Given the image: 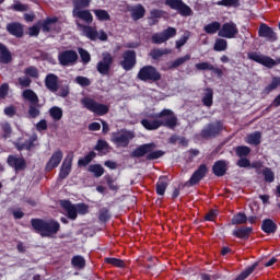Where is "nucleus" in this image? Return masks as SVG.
I'll return each instance as SVG.
<instances>
[{
	"instance_id": "1",
	"label": "nucleus",
	"mask_w": 280,
	"mask_h": 280,
	"mask_svg": "<svg viewBox=\"0 0 280 280\" xmlns=\"http://www.w3.org/2000/svg\"><path fill=\"white\" fill-rule=\"evenodd\" d=\"M148 118H143L140 124L145 130H159L161 126L174 130L178 126V117L174 114V110L164 108L160 113L150 114ZM154 119V120H150Z\"/></svg>"
},
{
	"instance_id": "2",
	"label": "nucleus",
	"mask_w": 280,
	"mask_h": 280,
	"mask_svg": "<svg viewBox=\"0 0 280 280\" xmlns=\"http://www.w3.org/2000/svg\"><path fill=\"white\" fill-rule=\"evenodd\" d=\"M31 225L34 229L35 233H38L40 237H51L57 235L60 231V223L54 219L43 220V219H32Z\"/></svg>"
},
{
	"instance_id": "3",
	"label": "nucleus",
	"mask_w": 280,
	"mask_h": 280,
	"mask_svg": "<svg viewBox=\"0 0 280 280\" xmlns=\"http://www.w3.org/2000/svg\"><path fill=\"white\" fill-rule=\"evenodd\" d=\"M156 143L150 142L144 143L139 147H137L131 152L132 159H142V156H145L147 161H156L158 159H161V156H165V152L163 150H156Z\"/></svg>"
},
{
	"instance_id": "4",
	"label": "nucleus",
	"mask_w": 280,
	"mask_h": 280,
	"mask_svg": "<svg viewBox=\"0 0 280 280\" xmlns=\"http://www.w3.org/2000/svg\"><path fill=\"white\" fill-rule=\"evenodd\" d=\"M22 97L30 102L27 110L30 119L40 117V108H43V105H40L38 94H36V92H34L32 89H26L23 91Z\"/></svg>"
},
{
	"instance_id": "5",
	"label": "nucleus",
	"mask_w": 280,
	"mask_h": 280,
	"mask_svg": "<svg viewBox=\"0 0 280 280\" xmlns=\"http://www.w3.org/2000/svg\"><path fill=\"white\" fill-rule=\"evenodd\" d=\"M163 74H161V71L152 65L143 66L137 74V79L140 82H147L149 84H156V82H161Z\"/></svg>"
},
{
	"instance_id": "6",
	"label": "nucleus",
	"mask_w": 280,
	"mask_h": 280,
	"mask_svg": "<svg viewBox=\"0 0 280 280\" xmlns=\"http://www.w3.org/2000/svg\"><path fill=\"white\" fill-rule=\"evenodd\" d=\"M81 104L83 108H86V110H90V113H94V115H97V117H104V115H108L110 112V107L108 105L97 103L91 97H83L81 100Z\"/></svg>"
},
{
	"instance_id": "7",
	"label": "nucleus",
	"mask_w": 280,
	"mask_h": 280,
	"mask_svg": "<svg viewBox=\"0 0 280 280\" xmlns=\"http://www.w3.org/2000/svg\"><path fill=\"white\" fill-rule=\"evenodd\" d=\"M247 58L248 60H253L258 65H262V67H267V69H272V67H277V65H280V57L275 60L272 59V57L261 55L260 52H257V51L248 52Z\"/></svg>"
},
{
	"instance_id": "8",
	"label": "nucleus",
	"mask_w": 280,
	"mask_h": 280,
	"mask_svg": "<svg viewBox=\"0 0 280 280\" xmlns=\"http://www.w3.org/2000/svg\"><path fill=\"white\" fill-rule=\"evenodd\" d=\"M224 130V124L222 120H217L215 122L208 124L202 130H201V137L202 139H211L218 137L220 132Z\"/></svg>"
},
{
	"instance_id": "9",
	"label": "nucleus",
	"mask_w": 280,
	"mask_h": 280,
	"mask_svg": "<svg viewBox=\"0 0 280 280\" xmlns=\"http://www.w3.org/2000/svg\"><path fill=\"white\" fill-rule=\"evenodd\" d=\"M164 3L171 8V10L178 12L180 16H191L192 14L191 8L184 3L183 0H165Z\"/></svg>"
},
{
	"instance_id": "10",
	"label": "nucleus",
	"mask_w": 280,
	"mask_h": 280,
	"mask_svg": "<svg viewBox=\"0 0 280 280\" xmlns=\"http://www.w3.org/2000/svg\"><path fill=\"white\" fill-rule=\"evenodd\" d=\"M122 60L120 61V67L125 71H132L137 67V51L125 50L121 55Z\"/></svg>"
},
{
	"instance_id": "11",
	"label": "nucleus",
	"mask_w": 280,
	"mask_h": 280,
	"mask_svg": "<svg viewBox=\"0 0 280 280\" xmlns=\"http://www.w3.org/2000/svg\"><path fill=\"white\" fill-rule=\"evenodd\" d=\"M102 56V60L96 65V71H98L101 75H108L110 73V67H113L114 62L113 55L106 51L103 52Z\"/></svg>"
},
{
	"instance_id": "12",
	"label": "nucleus",
	"mask_w": 280,
	"mask_h": 280,
	"mask_svg": "<svg viewBox=\"0 0 280 280\" xmlns=\"http://www.w3.org/2000/svg\"><path fill=\"white\" fill-rule=\"evenodd\" d=\"M58 61L61 67H71L78 62V52L73 49L63 50L58 55Z\"/></svg>"
},
{
	"instance_id": "13",
	"label": "nucleus",
	"mask_w": 280,
	"mask_h": 280,
	"mask_svg": "<svg viewBox=\"0 0 280 280\" xmlns=\"http://www.w3.org/2000/svg\"><path fill=\"white\" fill-rule=\"evenodd\" d=\"M82 27H83L84 35L90 40H102V42L108 40V35L106 34V32H104V30H101L100 32H97V28L93 26L83 25Z\"/></svg>"
},
{
	"instance_id": "14",
	"label": "nucleus",
	"mask_w": 280,
	"mask_h": 280,
	"mask_svg": "<svg viewBox=\"0 0 280 280\" xmlns=\"http://www.w3.org/2000/svg\"><path fill=\"white\" fill-rule=\"evenodd\" d=\"M240 34V30L237 28V24L234 22H225L221 30L218 33V36L221 38H235Z\"/></svg>"
},
{
	"instance_id": "15",
	"label": "nucleus",
	"mask_w": 280,
	"mask_h": 280,
	"mask_svg": "<svg viewBox=\"0 0 280 280\" xmlns=\"http://www.w3.org/2000/svg\"><path fill=\"white\" fill-rule=\"evenodd\" d=\"M130 132H114L112 135V141L116 145V148H128L130 145Z\"/></svg>"
},
{
	"instance_id": "16",
	"label": "nucleus",
	"mask_w": 280,
	"mask_h": 280,
	"mask_svg": "<svg viewBox=\"0 0 280 280\" xmlns=\"http://www.w3.org/2000/svg\"><path fill=\"white\" fill-rule=\"evenodd\" d=\"M208 172H209V168L207 167V164H200L198 168L190 176L188 180V185L190 187L198 185V183H200V180H202V178L207 176Z\"/></svg>"
},
{
	"instance_id": "17",
	"label": "nucleus",
	"mask_w": 280,
	"mask_h": 280,
	"mask_svg": "<svg viewBox=\"0 0 280 280\" xmlns=\"http://www.w3.org/2000/svg\"><path fill=\"white\" fill-rule=\"evenodd\" d=\"M258 36L260 38H266V40H269V43H275L277 40V33H275V30H272V27L268 26L266 23L260 24Z\"/></svg>"
},
{
	"instance_id": "18",
	"label": "nucleus",
	"mask_w": 280,
	"mask_h": 280,
	"mask_svg": "<svg viewBox=\"0 0 280 280\" xmlns=\"http://www.w3.org/2000/svg\"><path fill=\"white\" fill-rule=\"evenodd\" d=\"M7 163L9 167H13L15 172H21L27 167V162L23 158H16L15 155H9Z\"/></svg>"
},
{
	"instance_id": "19",
	"label": "nucleus",
	"mask_w": 280,
	"mask_h": 280,
	"mask_svg": "<svg viewBox=\"0 0 280 280\" xmlns=\"http://www.w3.org/2000/svg\"><path fill=\"white\" fill-rule=\"evenodd\" d=\"M62 151H55L46 164V172H51V170H56V167H58V165H60V163L62 162Z\"/></svg>"
},
{
	"instance_id": "20",
	"label": "nucleus",
	"mask_w": 280,
	"mask_h": 280,
	"mask_svg": "<svg viewBox=\"0 0 280 280\" xmlns=\"http://www.w3.org/2000/svg\"><path fill=\"white\" fill-rule=\"evenodd\" d=\"M253 234V228L250 226H238L232 231L233 237L236 240H250V235Z\"/></svg>"
},
{
	"instance_id": "21",
	"label": "nucleus",
	"mask_w": 280,
	"mask_h": 280,
	"mask_svg": "<svg viewBox=\"0 0 280 280\" xmlns=\"http://www.w3.org/2000/svg\"><path fill=\"white\" fill-rule=\"evenodd\" d=\"M229 170V162L226 160H218L212 165V174L214 176H218V178H221V176H224Z\"/></svg>"
},
{
	"instance_id": "22",
	"label": "nucleus",
	"mask_w": 280,
	"mask_h": 280,
	"mask_svg": "<svg viewBox=\"0 0 280 280\" xmlns=\"http://www.w3.org/2000/svg\"><path fill=\"white\" fill-rule=\"evenodd\" d=\"M60 205L68 214L69 220H78V208L69 200H61Z\"/></svg>"
},
{
	"instance_id": "23",
	"label": "nucleus",
	"mask_w": 280,
	"mask_h": 280,
	"mask_svg": "<svg viewBox=\"0 0 280 280\" xmlns=\"http://www.w3.org/2000/svg\"><path fill=\"white\" fill-rule=\"evenodd\" d=\"M7 32L11 36H15V38H23V34H24L23 24L19 22H11L7 24Z\"/></svg>"
},
{
	"instance_id": "24",
	"label": "nucleus",
	"mask_w": 280,
	"mask_h": 280,
	"mask_svg": "<svg viewBox=\"0 0 280 280\" xmlns=\"http://www.w3.org/2000/svg\"><path fill=\"white\" fill-rule=\"evenodd\" d=\"M73 165V160L66 158L61 164L59 178L65 180L71 174V167Z\"/></svg>"
},
{
	"instance_id": "25",
	"label": "nucleus",
	"mask_w": 280,
	"mask_h": 280,
	"mask_svg": "<svg viewBox=\"0 0 280 280\" xmlns=\"http://www.w3.org/2000/svg\"><path fill=\"white\" fill-rule=\"evenodd\" d=\"M260 229L264 233L270 235L272 233H277V229H279V226L272 219H264Z\"/></svg>"
},
{
	"instance_id": "26",
	"label": "nucleus",
	"mask_w": 280,
	"mask_h": 280,
	"mask_svg": "<svg viewBox=\"0 0 280 280\" xmlns=\"http://www.w3.org/2000/svg\"><path fill=\"white\" fill-rule=\"evenodd\" d=\"M45 86L51 93H56L58 91V75L54 73H49L45 78Z\"/></svg>"
},
{
	"instance_id": "27",
	"label": "nucleus",
	"mask_w": 280,
	"mask_h": 280,
	"mask_svg": "<svg viewBox=\"0 0 280 280\" xmlns=\"http://www.w3.org/2000/svg\"><path fill=\"white\" fill-rule=\"evenodd\" d=\"M0 62L2 65H10L12 62V52L8 49V46L0 43Z\"/></svg>"
},
{
	"instance_id": "28",
	"label": "nucleus",
	"mask_w": 280,
	"mask_h": 280,
	"mask_svg": "<svg viewBox=\"0 0 280 280\" xmlns=\"http://www.w3.org/2000/svg\"><path fill=\"white\" fill-rule=\"evenodd\" d=\"M129 12H131L132 21H141V19L145 16V8L143 4H137L136 7L129 9Z\"/></svg>"
},
{
	"instance_id": "29",
	"label": "nucleus",
	"mask_w": 280,
	"mask_h": 280,
	"mask_svg": "<svg viewBox=\"0 0 280 280\" xmlns=\"http://www.w3.org/2000/svg\"><path fill=\"white\" fill-rule=\"evenodd\" d=\"M168 185L167 176H161L155 184V191L158 196H165V191H167Z\"/></svg>"
},
{
	"instance_id": "30",
	"label": "nucleus",
	"mask_w": 280,
	"mask_h": 280,
	"mask_svg": "<svg viewBox=\"0 0 280 280\" xmlns=\"http://www.w3.org/2000/svg\"><path fill=\"white\" fill-rule=\"evenodd\" d=\"M74 16H78V19H81V21H84L88 23V25H91L93 23V14H91V11L89 10H77L73 12Z\"/></svg>"
},
{
	"instance_id": "31",
	"label": "nucleus",
	"mask_w": 280,
	"mask_h": 280,
	"mask_svg": "<svg viewBox=\"0 0 280 280\" xmlns=\"http://www.w3.org/2000/svg\"><path fill=\"white\" fill-rule=\"evenodd\" d=\"M201 102L203 106H207V108H211V106H213V89L207 88L205 90Z\"/></svg>"
},
{
	"instance_id": "32",
	"label": "nucleus",
	"mask_w": 280,
	"mask_h": 280,
	"mask_svg": "<svg viewBox=\"0 0 280 280\" xmlns=\"http://www.w3.org/2000/svg\"><path fill=\"white\" fill-rule=\"evenodd\" d=\"M97 156V153L95 151H90L85 156L80 158L78 160V165L80 167H88V165H91V162Z\"/></svg>"
},
{
	"instance_id": "33",
	"label": "nucleus",
	"mask_w": 280,
	"mask_h": 280,
	"mask_svg": "<svg viewBox=\"0 0 280 280\" xmlns=\"http://www.w3.org/2000/svg\"><path fill=\"white\" fill-rule=\"evenodd\" d=\"M246 222H248V217H246V213L244 212H238L234 214L231 220V224H233L234 226L246 224Z\"/></svg>"
},
{
	"instance_id": "34",
	"label": "nucleus",
	"mask_w": 280,
	"mask_h": 280,
	"mask_svg": "<svg viewBox=\"0 0 280 280\" xmlns=\"http://www.w3.org/2000/svg\"><path fill=\"white\" fill-rule=\"evenodd\" d=\"M88 171L95 176V178H101V176H104V167L102 164H91L88 168Z\"/></svg>"
},
{
	"instance_id": "35",
	"label": "nucleus",
	"mask_w": 280,
	"mask_h": 280,
	"mask_svg": "<svg viewBox=\"0 0 280 280\" xmlns=\"http://www.w3.org/2000/svg\"><path fill=\"white\" fill-rule=\"evenodd\" d=\"M229 49V42L224 38H217L213 45L214 51H226Z\"/></svg>"
},
{
	"instance_id": "36",
	"label": "nucleus",
	"mask_w": 280,
	"mask_h": 280,
	"mask_svg": "<svg viewBox=\"0 0 280 280\" xmlns=\"http://www.w3.org/2000/svg\"><path fill=\"white\" fill-rule=\"evenodd\" d=\"M188 60H191V55H189V54L172 61L171 67H168V69H178V67L185 65V62H187Z\"/></svg>"
},
{
	"instance_id": "37",
	"label": "nucleus",
	"mask_w": 280,
	"mask_h": 280,
	"mask_svg": "<svg viewBox=\"0 0 280 280\" xmlns=\"http://www.w3.org/2000/svg\"><path fill=\"white\" fill-rule=\"evenodd\" d=\"M167 54H170V50H167V48H154L150 51V57L152 58V60H159L160 58H163V56H167Z\"/></svg>"
},
{
	"instance_id": "38",
	"label": "nucleus",
	"mask_w": 280,
	"mask_h": 280,
	"mask_svg": "<svg viewBox=\"0 0 280 280\" xmlns=\"http://www.w3.org/2000/svg\"><path fill=\"white\" fill-rule=\"evenodd\" d=\"M34 138H31L28 140H25L23 143H16L15 148L19 152H22V150H27L28 152L34 148Z\"/></svg>"
},
{
	"instance_id": "39",
	"label": "nucleus",
	"mask_w": 280,
	"mask_h": 280,
	"mask_svg": "<svg viewBox=\"0 0 280 280\" xmlns=\"http://www.w3.org/2000/svg\"><path fill=\"white\" fill-rule=\"evenodd\" d=\"M247 143L249 145H259L261 143V132L255 131L247 137Z\"/></svg>"
},
{
	"instance_id": "40",
	"label": "nucleus",
	"mask_w": 280,
	"mask_h": 280,
	"mask_svg": "<svg viewBox=\"0 0 280 280\" xmlns=\"http://www.w3.org/2000/svg\"><path fill=\"white\" fill-rule=\"evenodd\" d=\"M58 19L56 16L46 18L42 23V32H45V33L51 32V25H54V23H56Z\"/></svg>"
},
{
	"instance_id": "41",
	"label": "nucleus",
	"mask_w": 280,
	"mask_h": 280,
	"mask_svg": "<svg viewBox=\"0 0 280 280\" xmlns=\"http://www.w3.org/2000/svg\"><path fill=\"white\" fill-rule=\"evenodd\" d=\"M280 86V77H273L271 79V84H268L266 88H265V93L270 94L272 93V91H275L276 89H279Z\"/></svg>"
},
{
	"instance_id": "42",
	"label": "nucleus",
	"mask_w": 280,
	"mask_h": 280,
	"mask_svg": "<svg viewBox=\"0 0 280 280\" xmlns=\"http://www.w3.org/2000/svg\"><path fill=\"white\" fill-rule=\"evenodd\" d=\"M206 34H217L221 30L220 22L209 23L203 27Z\"/></svg>"
},
{
	"instance_id": "43",
	"label": "nucleus",
	"mask_w": 280,
	"mask_h": 280,
	"mask_svg": "<svg viewBox=\"0 0 280 280\" xmlns=\"http://www.w3.org/2000/svg\"><path fill=\"white\" fill-rule=\"evenodd\" d=\"M105 264H109V266H114L115 268H126V262L119 258L107 257L105 258Z\"/></svg>"
},
{
	"instance_id": "44",
	"label": "nucleus",
	"mask_w": 280,
	"mask_h": 280,
	"mask_svg": "<svg viewBox=\"0 0 280 280\" xmlns=\"http://www.w3.org/2000/svg\"><path fill=\"white\" fill-rule=\"evenodd\" d=\"M49 116L54 119V121H60L62 119V108L58 106H54L49 109Z\"/></svg>"
},
{
	"instance_id": "45",
	"label": "nucleus",
	"mask_w": 280,
	"mask_h": 280,
	"mask_svg": "<svg viewBox=\"0 0 280 280\" xmlns=\"http://www.w3.org/2000/svg\"><path fill=\"white\" fill-rule=\"evenodd\" d=\"M235 154L240 159H246V156L250 154V149L249 147H246V145H238L235 148Z\"/></svg>"
},
{
	"instance_id": "46",
	"label": "nucleus",
	"mask_w": 280,
	"mask_h": 280,
	"mask_svg": "<svg viewBox=\"0 0 280 280\" xmlns=\"http://www.w3.org/2000/svg\"><path fill=\"white\" fill-rule=\"evenodd\" d=\"M71 264L74 268H79V269H82V268H85L86 266V260L84 259V257L78 255V256H74L72 259H71Z\"/></svg>"
},
{
	"instance_id": "47",
	"label": "nucleus",
	"mask_w": 280,
	"mask_h": 280,
	"mask_svg": "<svg viewBox=\"0 0 280 280\" xmlns=\"http://www.w3.org/2000/svg\"><path fill=\"white\" fill-rule=\"evenodd\" d=\"M73 12L78 10H83V8H89L91 5V0H72Z\"/></svg>"
},
{
	"instance_id": "48",
	"label": "nucleus",
	"mask_w": 280,
	"mask_h": 280,
	"mask_svg": "<svg viewBox=\"0 0 280 280\" xmlns=\"http://www.w3.org/2000/svg\"><path fill=\"white\" fill-rule=\"evenodd\" d=\"M93 12L98 21H110V14L106 10L96 9Z\"/></svg>"
},
{
	"instance_id": "49",
	"label": "nucleus",
	"mask_w": 280,
	"mask_h": 280,
	"mask_svg": "<svg viewBox=\"0 0 280 280\" xmlns=\"http://www.w3.org/2000/svg\"><path fill=\"white\" fill-rule=\"evenodd\" d=\"M217 5H223V8H240V0H220Z\"/></svg>"
},
{
	"instance_id": "50",
	"label": "nucleus",
	"mask_w": 280,
	"mask_h": 280,
	"mask_svg": "<svg viewBox=\"0 0 280 280\" xmlns=\"http://www.w3.org/2000/svg\"><path fill=\"white\" fill-rule=\"evenodd\" d=\"M78 51L83 65H89V62H91V54H89V50L79 47Z\"/></svg>"
},
{
	"instance_id": "51",
	"label": "nucleus",
	"mask_w": 280,
	"mask_h": 280,
	"mask_svg": "<svg viewBox=\"0 0 280 280\" xmlns=\"http://www.w3.org/2000/svg\"><path fill=\"white\" fill-rule=\"evenodd\" d=\"M98 220L100 222H103L104 224H106V222L110 220V211L107 208L101 209L98 212Z\"/></svg>"
},
{
	"instance_id": "52",
	"label": "nucleus",
	"mask_w": 280,
	"mask_h": 280,
	"mask_svg": "<svg viewBox=\"0 0 280 280\" xmlns=\"http://www.w3.org/2000/svg\"><path fill=\"white\" fill-rule=\"evenodd\" d=\"M110 147L108 142L104 139H98L93 150H96V152H104V150H108Z\"/></svg>"
},
{
	"instance_id": "53",
	"label": "nucleus",
	"mask_w": 280,
	"mask_h": 280,
	"mask_svg": "<svg viewBox=\"0 0 280 280\" xmlns=\"http://www.w3.org/2000/svg\"><path fill=\"white\" fill-rule=\"evenodd\" d=\"M262 175L265 176L266 183H275V172H272V168L265 167L262 170Z\"/></svg>"
},
{
	"instance_id": "54",
	"label": "nucleus",
	"mask_w": 280,
	"mask_h": 280,
	"mask_svg": "<svg viewBox=\"0 0 280 280\" xmlns=\"http://www.w3.org/2000/svg\"><path fill=\"white\" fill-rule=\"evenodd\" d=\"M151 43L153 45H163V43H166L163 32L153 34L151 36Z\"/></svg>"
},
{
	"instance_id": "55",
	"label": "nucleus",
	"mask_w": 280,
	"mask_h": 280,
	"mask_svg": "<svg viewBox=\"0 0 280 280\" xmlns=\"http://www.w3.org/2000/svg\"><path fill=\"white\" fill-rule=\"evenodd\" d=\"M1 130L3 132V139H10V137H12V126L10 125V122L2 124Z\"/></svg>"
},
{
	"instance_id": "56",
	"label": "nucleus",
	"mask_w": 280,
	"mask_h": 280,
	"mask_svg": "<svg viewBox=\"0 0 280 280\" xmlns=\"http://www.w3.org/2000/svg\"><path fill=\"white\" fill-rule=\"evenodd\" d=\"M219 212L215 209H210L206 215L203 217L205 222H215V218H218Z\"/></svg>"
},
{
	"instance_id": "57",
	"label": "nucleus",
	"mask_w": 280,
	"mask_h": 280,
	"mask_svg": "<svg viewBox=\"0 0 280 280\" xmlns=\"http://www.w3.org/2000/svg\"><path fill=\"white\" fill-rule=\"evenodd\" d=\"M3 113L7 117L12 119L13 117H16V106L9 105V106L4 107Z\"/></svg>"
},
{
	"instance_id": "58",
	"label": "nucleus",
	"mask_w": 280,
	"mask_h": 280,
	"mask_svg": "<svg viewBox=\"0 0 280 280\" xmlns=\"http://www.w3.org/2000/svg\"><path fill=\"white\" fill-rule=\"evenodd\" d=\"M162 35L164 36V40H170V38H174L176 36V28L175 27H167L162 32Z\"/></svg>"
},
{
	"instance_id": "59",
	"label": "nucleus",
	"mask_w": 280,
	"mask_h": 280,
	"mask_svg": "<svg viewBox=\"0 0 280 280\" xmlns=\"http://www.w3.org/2000/svg\"><path fill=\"white\" fill-rule=\"evenodd\" d=\"M75 82L77 84H79V86H83V88L91 86V79L86 77L78 75L75 78Z\"/></svg>"
},
{
	"instance_id": "60",
	"label": "nucleus",
	"mask_w": 280,
	"mask_h": 280,
	"mask_svg": "<svg viewBox=\"0 0 280 280\" xmlns=\"http://www.w3.org/2000/svg\"><path fill=\"white\" fill-rule=\"evenodd\" d=\"M24 73L30 78H38V68L34 66H30L24 70Z\"/></svg>"
},
{
	"instance_id": "61",
	"label": "nucleus",
	"mask_w": 280,
	"mask_h": 280,
	"mask_svg": "<svg viewBox=\"0 0 280 280\" xmlns=\"http://www.w3.org/2000/svg\"><path fill=\"white\" fill-rule=\"evenodd\" d=\"M188 40H189V33H186L175 42L176 49H180V47H184V45H186Z\"/></svg>"
},
{
	"instance_id": "62",
	"label": "nucleus",
	"mask_w": 280,
	"mask_h": 280,
	"mask_svg": "<svg viewBox=\"0 0 280 280\" xmlns=\"http://www.w3.org/2000/svg\"><path fill=\"white\" fill-rule=\"evenodd\" d=\"M195 67L198 71H211V69H213V65L209 62H199L196 63Z\"/></svg>"
},
{
	"instance_id": "63",
	"label": "nucleus",
	"mask_w": 280,
	"mask_h": 280,
	"mask_svg": "<svg viewBox=\"0 0 280 280\" xmlns=\"http://www.w3.org/2000/svg\"><path fill=\"white\" fill-rule=\"evenodd\" d=\"M18 82L23 89H28V86L32 85V79H30V77L19 78Z\"/></svg>"
},
{
	"instance_id": "64",
	"label": "nucleus",
	"mask_w": 280,
	"mask_h": 280,
	"mask_svg": "<svg viewBox=\"0 0 280 280\" xmlns=\"http://www.w3.org/2000/svg\"><path fill=\"white\" fill-rule=\"evenodd\" d=\"M237 167H250V160H248L247 158H241L237 162H236Z\"/></svg>"
}]
</instances>
